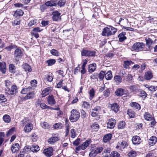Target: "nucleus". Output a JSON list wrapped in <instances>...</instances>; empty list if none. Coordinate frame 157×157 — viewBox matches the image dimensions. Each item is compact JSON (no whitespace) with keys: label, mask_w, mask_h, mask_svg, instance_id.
Here are the masks:
<instances>
[{"label":"nucleus","mask_w":157,"mask_h":157,"mask_svg":"<svg viewBox=\"0 0 157 157\" xmlns=\"http://www.w3.org/2000/svg\"><path fill=\"white\" fill-rule=\"evenodd\" d=\"M117 29L113 27L110 26L109 28L105 27L103 29L102 35L103 36H109L114 35L117 31Z\"/></svg>","instance_id":"1"},{"label":"nucleus","mask_w":157,"mask_h":157,"mask_svg":"<svg viewBox=\"0 0 157 157\" xmlns=\"http://www.w3.org/2000/svg\"><path fill=\"white\" fill-rule=\"evenodd\" d=\"M145 45V44L142 42H136L132 46V50L136 52L146 51L144 49Z\"/></svg>","instance_id":"2"},{"label":"nucleus","mask_w":157,"mask_h":157,"mask_svg":"<svg viewBox=\"0 0 157 157\" xmlns=\"http://www.w3.org/2000/svg\"><path fill=\"white\" fill-rule=\"evenodd\" d=\"M71 116L69 117V119L71 122H76L79 118L80 117L79 112L76 109H72L71 112Z\"/></svg>","instance_id":"3"},{"label":"nucleus","mask_w":157,"mask_h":157,"mask_svg":"<svg viewBox=\"0 0 157 157\" xmlns=\"http://www.w3.org/2000/svg\"><path fill=\"white\" fill-rule=\"evenodd\" d=\"M5 91L6 93L9 95H15L18 92L17 87L16 85H13L11 86V90L10 88L8 87L6 88Z\"/></svg>","instance_id":"4"},{"label":"nucleus","mask_w":157,"mask_h":157,"mask_svg":"<svg viewBox=\"0 0 157 157\" xmlns=\"http://www.w3.org/2000/svg\"><path fill=\"white\" fill-rule=\"evenodd\" d=\"M144 117L145 120L147 121H151V125L153 126L155 123V119L152 117L151 115L148 112H145L144 115Z\"/></svg>","instance_id":"5"},{"label":"nucleus","mask_w":157,"mask_h":157,"mask_svg":"<svg viewBox=\"0 0 157 157\" xmlns=\"http://www.w3.org/2000/svg\"><path fill=\"white\" fill-rule=\"evenodd\" d=\"M102 150V147H98L96 150L92 151L89 154V156L90 157H95L97 154L101 153Z\"/></svg>","instance_id":"6"},{"label":"nucleus","mask_w":157,"mask_h":157,"mask_svg":"<svg viewBox=\"0 0 157 157\" xmlns=\"http://www.w3.org/2000/svg\"><path fill=\"white\" fill-rule=\"evenodd\" d=\"M52 17L53 21H60L61 19L60 14L61 13H59L57 11H55L52 12Z\"/></svg>","instance_id":"7"},{"label":"nucleus","mask_w":157,"mask_h":157,"mask_svg":"<svg viewBox=\"0 0 157 157\" xmlns=\"http://www.w3.org/2000/svg\"><path fill=\"white\" fill-rule=\"evenodd\" d=\"M53 151L52 148L50 147L44 150L43 153L47 157H50L53 155Z\"/></svg>","instance_id":"8"},{"label":"nucleus","mask_w":157,"mask_h":157,"mask_svg":"<svg viewBox=\"0 0 157 157\" xmlns=\"http://www.w3.org/2000/svg\"><path fill=\"white\" fill-rule=\"evenodd\" d=\"M146 45L148 47V51H151V50L152 49L153 45L154 44L153 40L151 39L148 38H146Z\"/></svg>","instance_id":"9"},{"label":"nucleus","mask_w":157,"mask_h":157,"mask_svg":"<svg viewBox=\"0 0 157 157\" xmlns=\"http://www.w3.org/2000/svg\"><path fill=\"white\" fill-rule=\"evenodd\" d=\"M47 102L48 104L51 106L54 105L56 103L54 96L52 95H50L48 97Z\"/></svg>","instance_id":"10"},{"label":"nucleus","mask_w":157,"mask_h":157,"mask_svg":"<svg viewBox=\"0 0 157 157\" xmlns=\"http://www.w3.org/2000/svg\"><path fill=\"white\" fill-rule=\"evenodd\" d=\"M36 93L34 91H31L29 93H28L24 97V99L25 100L33 99L35 97Z\"/></svg>","instance_id":"11"},{"label":"nucleus","mask_w":157,"mask_h":157,"mask_svg":"<svg viewBox=\"0 0 157 157\" xmlns=\"http://www.w3.org/2000/svg\"><path fill=\"white\" fill-rule=\"evenodd\" d=\"M28 124L25 126L24 128V130L25 133L30 132L33 129V125L31 123Z\"/></svg>","instance_id":"12"},{"label":"nucleus","mask_w":157,"mask_h":157,"mask_svg":"<svg viewBox=\"0 0 157 157\" xmlns=\"http://www.w3.org/2000/svg\"><path fill=\"white\" fill-rule=\"evenodd\" d=\"M115 123L116 122L115 119H109L107 123V127L109 128H113L114 127Z\"/></svg>","instance_id":"13"},{"label":"nucleus","mask_w":157,"mask_h":157,"mask_svg":"<svg viewBox=\"0 0 157 157\" xmlns=\"http://www.w3.org/2000/svg\"><path fill=\"white\" fill-rule=\"evenodd\" d=\"M126 33L125 32H122L118 36L119 40L120 42H122L126 39V37L125 36Z\"/></svg>","instance_id":"14"},{"label":"nucleus","mask_w":157,"mask_h":157,"mask_svg":"<svg viewBox=\"0 0 157 157\" xmlns=\"http://www.w3.org/2000/svg\"><path fill=\"white\" fill-rule=\"evenodd\" d=\"M115 94L117 96H121L124 94V90L121 88H119L115 92Z\"/></svg>","instance_id":"15"},{"label":"nucleus","mask_w":157,"mask_h":157,"mask_svg":"<svg viewBox=\"0 0 157 157\" xmlns=\"http://www.w3.org/2000/svg\"><path fill=\"white\" fill-rule=\"evenodd\" d=\"M52 91V88L50 87H47L43 90L41 94L43 97H45L48 94Z\"/></svg>","instance_id":"16"},{"label":"nucleus","mask_w":157,"mask_h":157,"mask_svg":"<svg viewBox=\"0 0 157 157\" xmlns=\"http://www.w3.org/2000/svg\"><path fill=\"white\" fill-rule=\"evenodd\" d=\"M0 70L3 73H5L6 71V64L4 62H0Z\"/></svg>","instance_id":"17"},{"label":"nucleus","mask_w":157,"mask_h":157,"mask_svg":"<svg viewBox=\"0 0 157 157\" xmlns=\"http://www.w3.org/2000/svg\"><path fill=\"white\" fill-rule=\"evenodd\" d=\"M140 138L137 136H133L132 139V142L134 144H139L140 142Z\"/></svg>","instance_id":"18"},{"label":"nucleus","mask_w":157,"mask_h":157,"mask_svg":"<svg viewBox=\"0 0 157 157\" xmlns=\"http://www.w3.org/2000/svg\"><path fill=\"white\" fill-rule=\"evenodd\" d=\"M14 55L16 57H20L22 55V51L19 49H16L14 51Z\"/></svg>","instance_id":"19"},{"label":"nucleus","mask_w":157,"mask_h":157,"mask_svg":"<svg viewBox=\"0 0 157 157\" xmlns=\"http://www.w3.org/2000/svg\"><path fill=\"white\" fill-rule=\"evenodd\" d=\"M111 108L112 110L115 112L117 113L119 110V107L118 104L116 103H114L111 105Z\"/></svg>","instance_id":"20"},{"label":"nucleus","mask_w":157,"mask_h":157,"mask_svg":"<svg viewBox=\"0 0 157 157\" xmlns=\"http://www.w3.org/2000/svg\"><path fill=\"white\" fill-rule=\"evenodd\" d=\"M156 137L154 136L151 137L149 140V144L151 145H153L155 144L157 142Z\"/></svg>","instance_id":"21"},{"label":"nucleus","mask_w":157,"mask_h":157,"mask_svg":"<svg viewBox=\"0 0 157 157\" xmlns=\"http://www.w3.org/2000/svg\"><path fill=\"white\" fill-rule=\"evenodd\" d=\"M59 140V138L57 137H52L48 139V142L50 144H52Z\"/></svg>","instance_id":"22"},{"label":"nucleus","mask_w":157,"mask_h":157,"mask_svg":"<svg viewBox=\"0 0 157 157\" xmlns=\"http://www.w3.org/2000/svg\"><path fill=\"white\" fill-rule=\"evenodd\" d=\"M96 65L95 63L90 64L89 65L88 71L90 73L94 72L96 69Z\"/></svg>","instance_id":"23"},{"label":"nucleus","mask_w":157,"mask_h":157,"mask_svg":"<svg viewBox=\"0 0 157 157\" xmlns=\"http://www.w3.org/2000/svg\"><path fill=\"white\" fill-rule=\"evenodd\" d=\"M19 145L18 144H13L11 150L13 153H15L19 149Z\"/></svg>","instance_id":"24"},{"label":"nucleus","mask_w":157,"mask_h":157,"mask_svg":"<svg viewBox=\"0 0 157 157\" xmlns=\"http://www.w3.org/2000/svg\"><path fill=\"white\" fill-rule=\"evenodd\" d=\"M123 67L126 69H129V65L131 64H133V62L132 61H124Z\"/></svg>","instance_id":"25"},{"label":"nucleus","mask_w":157,"mask_h":157,"mask_svg":"<svg viewBox=\"0 0 157 157\" xmlns=\"http://www.w3.org/2000/svg\"><path fill=\"white\" fill-rule=\"evenodd\" d=\"M153 77L152 73L150 71L146 72L144 75V78L147 80L151 79Z\"/></svg>","instance_id":"26"},{"label":"nucleus","mask_w":157,"mask_h":157,"mask_svg":"<svg viewBox=\"0 0 157 157\" xmlns=\"http://www.w3.org/2000/svg\"><path fill=\"white\" fill-rule=\"evenodd\" d=\"M112 134L109 133L104 136L103 140L104 142H107L110 140L112 137Z\"/></svg>","instance_id":"27"},{"label":"nucleus","mask_w":157,"mask_h":157,"mask_svg":"<svg viewBox=\"0 0 157 157\" xmlns=\"http://www.w3.org/2000/svg\"><path fill=\"white\" fill-rule=\"evenodd\" d=\"M30 123L31 122H30L28 118L26 117L21 121V124L22 126H25V125L28 124Z\"/></svg>","instance_id":"28"},{"label":"nucleus","mask_w":157,"mask_h":157,"mask_svg":"<svg viewBox=\"0 0 157 157\" xmlns=\"http://www.w3.org/2000/svg\"><path fill=\"white\" fill-rule=\"evenodd\" d=\"M32 90V87L29 86L27 88L23 89L21 91V93L22 94H27L28 93L31 91Z\"/></svg>","instance_id":"29"},{"label":"nucleus","mask_w":157,"mask_h":157,"mask_svg":"<svg viewBox=\"0 0 157 157\" xmlns=\"http://www.w3.org/2000/svg\"><path fill=\"white\" fill-rule=\"evenodd\" d=\"M40 150L38 146L36 144L32 145L31 147V151L33 152H36Z\"/></svg>","instance_id":"30"},{"label":"nucleus","mask_w":157,"mask_h":157,"mask_svg":"<svg viewBox=\"0 0 157 157\" xmlns=\"http://www.w3.org/2000/svg\"><path fill=\"white\" fill-rule=\"evenodd\" d=\"M105 77L106 79L107 80H110L112 78L113 76L112 72L111 71H109L105 74Z\"/></svg>","instance_id":"31"},{"label":"nucleus","mask_w":157,"mask_h":157,"mask_svg":"<svg viewBox=\"0 0 157 157\" xmlns=\"http://www.w3.org/2000/svg\"><path fill=\"white\" fill-rule=\"evenodd\" d=\"M130 106L132 107H133V108L138 110L140 109V105L138 103L136 102H132L130 104Z\"/></svg>","instance_id":"32"},{"label":"nucleus","mask_w":157,"mask_h":157,"mask_svg":"<svg viewBox=\"0 0 157 157\" xmlns=\"http://www.w3.org/2000/svg\"><path fill=\"white\" fill-rule=\"evenodd\" d=\"M45 4L47 6H56L57 5V4L55 1L52 0L49 1L45 3Z\"/></svg>","instance_id":"33"},{"label":"nucleus","mask_w":157,"mask_h":157,"mask_svg":"<svg viewBox=\"0 0 157 157\" xmlns=\"http://www.w3.org/2000/svg\"><path fill=\"white\" fill-rule=\"evenodd\" d=\"M114 80L117 83L119 84L122 82V78L121 76L116 75L114 77Z\"/></svg>","instance_id":"34"},{"label":"nucleus","mask_w":157,"mask_h":157,"mask_svg":"<svg viewBox=\"0 0 157 157\" xmlns=\"http://www.w3.org/2000/svg\"><path fill=\"white\" fill-rule=\"evenodd\" d=\"M90 140H86L84 143H83L81 146L82 150H84L90 143Z\"/></svg>","instance_id":"35"},{"label":"nucleus","mask_w":157,"mask_h":157,"mask_svg":"<svg viewBox=\"0 0 157 157\" xmlns=\"http://www.w3.org/2000/svg\"><path fill=\"white\" fill-rule=\"evenodd\" d=\"M3 120L6 123H9L11 121V118L10 116L7 114L4 115L3 117Z\"/></svg>","instance_id":"36"},{"label":"nucleus","mask_w":157,"mask_h":157,"mask_svg":"<svg viewBox=\"0 0 157 157\" xmlns=\"http://www.w3.org/2000/svg\"><path fill=\"white\" fill-rule=\"evenodd\" d=\"M127 113L131 118H134L135 116L134 112L131 109L128 110Z\"/></svg>","instance_id":"37"},{"label":"nucleus","mask_w":157,"mask_h":157,"mask_svg":"<svg viewBox=\"0 0 157 157\" xmlns=\"http://www.w3.org/2000/svg\"><path fill=\"white\" fill-rule=\"evenodd\" d=\"M24 13L23 11L21 10H17L14 13V16L17 17V16H22Z\"/></svg>","instance_id":"38"},{"label":"nucleus","mask_w":157,"mask_h":157,"mask_svg":"<svg viewBox=\"0 0 157 157\" xmlns=\"http://www.w3.org/2000/svg\"><path fill=\"white\" fill-rule=\"evenodd\" d=\"M139 96L142 98H145L147 96V94L143 90H141L140 91V93L139 94Z\"/></svg>","instance_id":"39"},{"label":"nucleus","mask_w":157,"mask_h":157,"mask_svg":"<svg viewBox=\"0 0 157 157\" xmlns=\"http://www.w3.org/2000/svg\"><path fill=\"white\" fill-rule=\"evenodd\" d=\"M82 107L84 109H87L90 108V104L89 102L84 101L82 102Z\"/></svg>","instance_id":"40"},{"label":"nucleus","mask_w":157,"mask_h":157,"mask_svg":"<svg viewBox=\"0 0 157 157\" xmlns=\"http://www.w3.org/2000/svg\"><path fill=\"white\" fill-rule=\"evenodd\" d=\"M24 68L26 71H28V72H30L32 71L31 67L28 64L24 65Z\"/></svg>","instance_id":"41"},{"label":"nucleus","mask_w":157,"mask_h":157,"mask_svg":"<svg viewBox=\"0 0 157 157\" xmlns=\"http://www.w3.org/2000/svg\"><path fill=\"white\" fill-rule=\"evenodd\" d=\"M137 155L136 151H131L128 154L129 157H135Z\"/></svg>","instance_id":"42"},{"label":"nucleus","mask_w":157,"mask_h":157,"mask_svg":"<svg viewBox=\"0 0 157 157\" xmlns=\"http://www.w3.org/2000/svg\"><path fill=\"white\" fill-rule=\"evenodd\" d=\"M125 125V122L124 121L120 122L118 125V128L119 129L124 128Z\"/></svg>","instance_id":"43"},{"label":"nucleus","mask_w":157,"mask_h":157,"mask_svg":"<svg viewBox=\"0 0 157 157\" xmlns=\"http://www.w3.org/2000/svg\"><path fill=\"white\" fill-rule=\"evenodd\" d=\"M95 94V91L94 89L92 88L89 91L90 98L91 100L94 97Z\"/></svg>","instance_id":"44"},{"label":"nucleus","mask_w":157,"mask_h":157,"mask_svg":"<svg viewBox=\"0 0 157 157\" xmlns=\"http://www.w3.org/2000/svg\"><path fill=\"white\" fill-rule=\"evenodd\" d=\"M56 62V61L55 59H52L47 60L46 62L48 63V66H50L55 64Z\"/></svg>","instance_id":"45"},{"label":"nucleus","mask_w":157,"mask_h":157,"mask_svg":"<svg viewBox=\"0 0 157 157\" xmlns=\"http://www.w3.org/2000/svg\"><path fill=\"white\" fill-rule=\"evenodd\" d=\"M110 157H120V155L117 151H112L110 154Z\"/></svg>","instance_id":"46"},{"label":"nucleus","mask_w":157,"mask_h":157,"mask_svg":"<svg viewBox=\"0 0 157 157\" xmlns=\"http://www.w3.org/2000/svg\"><path fill=\"white\" fill-rule=\"evenodd\" d=\"M51 53L53 56H58L59 55V52L55 49H52L50 51Z\"/></svg>","instance_id":"47"},{"label":"nucleus","mask_w":157,"mask_h":157,"mask_svg":"<svg viewBox=\"0 0 157 157\" xmlns=\"http://www.w3.org/2000/svg\"><path fill=\"white\" fill-rule=\"evenodd\" d=\"M66 2L65 0H60L58 2L56 3L60 7H61L64 6L66 3Z\"/></svg>","instance_id":"48"},{"label":"nucleus","mask_w":157,"mask_h":157,"mask_svg":"<svg viewBox=\"0 0 157 157\" xmlns=\"http://www.w3.org/2000/svg\"><path fill=\"white\" fill-rule=\"evenodd\" d=\"M42 127L44 129H48L49 128V125L47 122H44L41 124Z\"/></svg>","instance_id":"49"},{"label":"nucleus","mask_w":157,"mask_h":157,"mask_svg":"<svg viewBox=\"0 0 157 157\" xmlns=\"http://www.w3.org/2000/svg\"><path fill=\"white\" fill-rule=\"evenodd\" d=\"M9 70L11 73H14L15 71V67L13 64H10L9 65Z\"/></svg>","instance_id":"50"},{"label":"nucleus","mask_w":157,"mask_h":157,"mask_svg":"<svg viewBox=\"0 0 157 157\" xmlns=\"http://www.w3.org/2000/svg\"><path fill=\"white\" fill-rule=\"evenodd\" d=\"M105 72L103 71H102L100 73L99 75V77L100 80H102L105 77Z\"/></svg>","instance_id":"51"},{"label":"nucleus","mask_w":157,"mask_h":157,"mask_svg":"<svg viewBox=\"0 0 157 157\" xmlns=\"http://www.w3.org/2000/svg\"><path fill=\"white\" fill-rule=\"evenodd\" d=\"M89 50L83 49L81 52V55L82 56H88Z\"/></svg>","instance_id":"52"},{"label":"nucleus","mask_w":157,"mask_h":157,"mask_svg":"<svg viewBox=\"0 0 157 157\" xmlns=\"http://www.w3.org/2000/svg\"><path fill=\"white\" fill-rule=\"evenodd\" d=\"M38 138L37 136L35 134V133H33L32 135L31 139L33 142H35L36 141Z\"/></svg>","instance_id":"53"},{"label":"nucleus","mask_w":157,"mask_h":157,"mask_svg":"<svg viewBox=\"0 0 157 157\" xmlns=\"http://www.w3.org/2000/svg\"><path fill=\"white\" fill-rule=\"evenodd\" d=\"M7 100L3 94H0V101L2 102H5Z\"/></svg>","instance_id":"54"},{"label":"nucleus","mask_w":157,"mask_h":157,"mask_svg":"<svg viewBox=\"0 0 157 157\" xmlns=\"http://www.w3.org/2000/svg\"><path fill=\"white\" fill-rule=\"evenodd\" d=\"M103 93L105 97H108L110 94L109 90L108 88H106V89L104 90Z\"/></svg>","instance_id":"55"},{"label":"nucleus","mask_w":157,"mask_h":157,"mask_svg":"<svg viewBox=\"0 0 157 157\" xmlns=\"http://www.w3.org/2000/svg\"><path fill=\"white\" fill-rule=\"evenodd\" d=\"M5 86L6 87V88H9L12 84V83L9 80H6L5 81Z\"/></svg>","instance_id":"56"},{"label":"nucleus","mask_w":157,"mask_h":157,"mask_svg":"<svg viewBox=\"0 0 157 157\" xmlns=\"http://www.w3.org/2000/svg\"><path fill=\"white\" fill-rule=\"evenodd\" d=\"M36 23V20H31L28 24V26L29 27H31L33 25H35Z\"/></svg>","instance_id":"57"},{"label":"nucleus","mask_w":157,"mask_h":157,"mask_svg":"<svg viewBox=\"0 0 157 157\" xmlns=\"http://www.w3.org/2000/svg\"><path fill=\"white\" fill-rule=\"evenodd\" d=\"M37 81L35 79L33 80L30 82V84L32 87H36V86Z\"/></svg>","instance_id":"58"},{"label":"nucleus","mask_w":157,"mask_h":157,"mask_svg":"<svg viewBox=\"0 0 157 157\" xmlns=\"http://www.w3.org/2000/svg\"><path fill=\"white\" fill-rule=\"evenodd\" d=\"M81 140L80 138H77L75 141L73 142V144L75 146H77L80 143Z\"/></svg>","instance_id":"59"},{"label":"nucleus","mask_w":157,"mask_h":157,"mask_svg":"<svg viewBox=\"0 0 157 157\" xmlns=\"http://www.w3.org/2000/svg\"><path fill=\"white\" fill-rule=\"evenodd\" d=\"M47 5L43 4L40 6V9L41 11L44 12V11L47 9Z\"/></svg>","instance_id":"60"},{"label":"nucleus","mask_w":157,"mask_h":157,"mask_svg":"<svg viewBox=\"0 0 157 157\" xmlns=\"http://www.w3.org/2000/svg\"><path fill=\"white\" fill-rule=\"evenodd\" d=\"M95 52L94 51H91L89 50L88 56H95Z\"/></svg>","instance_id":"61"},{"label":"nucleus","mask_w":157,"mask_h":157,"mask_svg":"<svg viewBox=\"0 0 157 157\" xmlns=\"http://www.w3.org/2000/svg\"><path fill=\"white\" fill-rule=\"evenodd\" d=\"M14 129V128H11L9 129L7 134V136H9L11 135L13 133Z\"/></svg>","instance_id":"62"},{"label":"nucleus","mask_w":157,"mask_h":157,"mask_svg":"<svg viewBox=\"0 0 157 157\" xmlns=\"http://www.w3.org/2000/svg\"><path fill=\"white\" fill-rule=\"evenodd\" d=\"M31 147H30L29 146H25L24 148V150L26 152H29L31 151Z\"/></svg>","instance_id":"63"},{"label":"nucleus","mask_w":157,"mask_h":157,"mask_svg":"<svg viewBox=\"0 0 157 157\" xmlns=\"http://www.w3.org/2000/svg\"><path fill=\"white\" fill-rule=\"evenodd\" d=\"M157 89V87L156 86H151L149 87V90L151 91H155Z\"/></svg>","instance_id":"64"}]
</instances>
